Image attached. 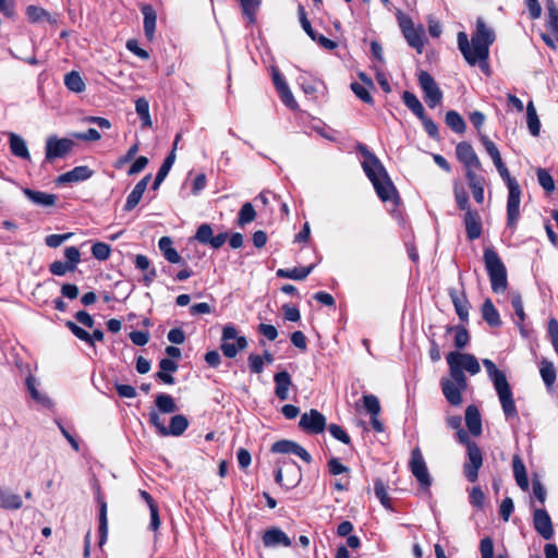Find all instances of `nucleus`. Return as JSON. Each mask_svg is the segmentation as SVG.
<instances>
[{"instance_id":"ddd939ff","label":"nucleus","mask_w":558,"mask_h":558,"mask_svg":"<svg viewBox=\"0 0 558 558\" xmlns=\"http://www.w3.org/2000/svg\"><path fill=\"white\" fill-rule=\"evenodd\" d=\"M495 390L498 395L505 416L507 418L518 417V411L509 383L505 381L496 386Z\"/></svg>"},{"instance_id":"f3484780","label":"nucleus","mask_w":558,"mask_h":558,"mask_svg":"<svg viewBox=\"0 0 558 558\" xmlns=\"http://www.w3.org/2000/svg\"><path fill=\"white\" fill-rule=\"evenodd\" d=\"M463 221L468 239L471 241L478 239L482 234V220L480 214L476 210L468 209L464 213Z\"/></svg>"},{"instance_id":"2f4dec72","label":"nucleus","mask_w":558,"mask_h":558,"mask_svg":"<svg viewBox=\"0 0 558 558\" xmlns=\"http://www.w3.org/2000/svg\"><path fill=\"white\" fill-rule=\"evenodd\" d=\"M155 403L156 410L165 414L174 413L178 410L174 399L167 393L157 395Z\"/></svg>"},{"instance_id":"864d4df0","label":"nucleus","mask_w":558,"mask_h":558,"mask_svg":"<svg viewBox=\"0 0 558 558\" xmlns=\"http://www.w3.org/2000/svg\"><path fill=\"white\" fill-rule=\"evenodd\" d=\"M369 86L362 85L360 83H352L351 89L357 98L366 104H372L373 98L368 92Z\"/></svg>"},{"instance_id":"09e8293b","label":"nucleus","mask_w":558,"mask_h":558,"mask_svg":"<svg viewBox=\"0 0 558 558\" xmlns=\"http://www.w3.org/2000/svg\"><path fill=\"white\" fill-rule=\"evenodd\" d=\"M537 180L546 192H553L555 190L554 179L545 169L539 168L537 170Z\"/></svg>"},{"instance_id":"393cba45","label":"nucleus","mask_w":558,"mask_h":558,"mask_svg":"<svg viewBox=\"0 0 558 558\" xmlns=\"http://www.w3.org/2000/svg\"><path fill=\"white\" fill-rule=\"evenodd\" d=\"M465 423L469 432L473 436H478L482 433V420L478 409L475 405H469L465 410Z\"/></svg>"},{"instance_id":"338daca9","label":"nucleus","mask_w":558,"mask_h":558,"mask_svg":"<svg viewBox=\"0 0 558 558\" xmlns=\"http://www.w3.org/2000/svg\"><path fill=\"white\" fill-rule=\"evenodd\" d=\"M480 550L482 558H494V543L490 537L481 541Z\"/></svg>"},{"instance_id":"a19ab883","label":"nucleus","mask_w":558,"mask_h":558,"mask_svg":"<svg viewBox=\"0 0 558 558\" xmlns=\"http://www.w3.org/2000/svg\"><path fill=\"white\" fill-rule=\"evenodd\" d=\"M26 15L28 20L33 23H39V22H53L51 20L50 14L43 8L36 7V5H29L26 9Z\"/></svg>"},{"instance_id":"473e14b6","label":"nucleus","mask_w":558,"mask_h":558,"mask_svg":"<svg viewBox=\"0 0 558 558\" xmlns=\"http://www.w3.org/2000/svg\"><path fill=\"white\" fill-rule=\"evenodd\" d=\"M513 474L518 486L523 490H526L529 488L527 475L525 466L518 456L513 458Z\"/></svg>"},{"instance_id":"13d9d810","label":"nucleus","mask_w":558,"mask_h":558,"mask_svg":"<svg viewBox=\"0 0 558 558\" xmlns=\"http://www.w3.org/2000/svg\"><path fill=\"white\" fill-rule=\"evenodd\" d=\"M213 238V229L209 225L204 223L198 227L196 231L195 239L203 243V244H209L210 240Z\"/></svg>"},{"instance_id":"6e6552de","label":"nucleus","mask_w":558,"mask_h":558,"mask_svg":"<svg viewBox=\"0 0 558 558\" xmlns=\"http://www.w3.org/2000/svg\"><path fill=\"white\" fill-rule=\"evenodd\" d=\"M418 83L424 93V99L428 107L435 108L441 102L442 92L428 72L421 71L418 73Z\"/></svg>"},{"instance_id":"bb28decb","label":"nucleus","mask_w":558,"mask_h":558,"mask_svg":"<svg viewBox=\"0 0 558 558\" xmlns=\"http://www.w3.org/2000/svg\"><path fill=\"white\" fill-rule=\"evenodd\" d=\"M407 43L414 48L418 53L423 52L424 49V28H412L403 34Z\"/></svg>"},{"instance_id":"9d476101","label":"nucleus","mask_w":558,"mask_h":558,"mask_svg":"<svg viewBox=\"0 0 558 558\" xmlns=\"http://www.w3.org/2000/svg\"><path fill=\"white\" fill-rule=\"evenodd\" d=\"M507 199V223L514 228L520 217L521 187L518 181H510Z\"/></svg>"},{"instance_id":"37998d69","label":"nucleus","mask_w":558,"mask_h":558,"mask_svg":"<svg viewBox=\"0 0 558 558\" xmlns=\"http://www.w3.org/2000/svg\"><path fill=\"white\" fill-rule=\"evenodd\" d=\"M26 386H27V389L32 396V398L37 401L38 403L43 404V405H49L50 404V400L43 393H40L37 389V383H36V379L32 376L27 377L26 379Z\"/></svg>"},{"instance_id":"6e6d98bb","label":"nucleus","mask_w":558,"mask_h":558,"mask_svg":"<svg viewBox=\"0 0 558 558\" xmlns=\"http://www.w3.org/2000/svg\"><path fill=\"white\" fill-rule=\"evenodd\" d=\"M279 93L281 101L289 107L290 109H296L298 102L295 101L292 92L290 90L289 86H282L281 88L277 90Z\"/></svg>"},{"instance_id":"0eeeda50","label":"nucleus","mask_w":558,"mask_h":558,"mask_svg":"<svg viewBox=\"0 0 558 558\" xmlns=\"http://www.w3.org/2000/svg\"><path fill=\"white\" fill-rule=\"evenodd\" d=\"M247 347V340L243 336H238L235 327L228 325L225 326L221 337V351L225 356L232 359L236 356L240 350Z\"/></svg>"},{"instance_id":"49530a36","label":"nucleus","mask_w":558,"mask_h":558,"mask_svg":"<svg viewBox=\"0 0 558 558\" xmlns=\"http://www.w3.org/2000/svg\"><path fill=\"white\" fill-rule=\"evenodd\" d=\"M548 10V19H547V27L555 36L558 41V10L555 4L551 2L547 7Z\"/></svg>"},{"instance_id":"2eb2a0df","label":"nucleus","mask_w":558,"mask_h":558,"mask_svg":"<svg viewBox=\"0 0 558 558\" xmlns=\"http://www.w3.org/2000/svg\"><path fill=\"white\" fill-rule=\"evenodd\" d=\"M534 527L536 532L545 539H550L554 535L553 523L545 509H536L533 515Z\"/></svg>"},{"instance_id":"7c9ffc66","label":"nucleus","mask_w":558,"mask_h":558,"mask_svg":"<svg viewBox=\"0 0 558 558\" xmlns=\"http://www.w3.org/2000/svg\"><path fill=\"white\" fill-rule=\"evenodd\" d=\"M64 85L69 90L77 94L84 92L86 87L81 74L76 71H71L65 74Z\"/></svg>"},{"instance_id":"c9c22d12","label":"nucleus","mask_w":558,"mask_h":558,"mask_svg":"<svg viewBox=\"0 0 558 558\" xmlns=\"http://www.w3.org/2000/svg\"><path fill=\"white\" fill-rule=\"evenodd\" d=\"M402 99L405 104V106L420 119V118H424V114H425V110H424V107L423 105L421 104V101L418 100V98L410 93V92H404L403 93V96H402Z\"/></svg>"},{"instance_id":"b1692460","label":"nucleus","mask_w":558,"mask_h":558,"mask_svg":"<svg viewBox=\"0 0 558 558\" xmlns=\"http://www.w3.org/2000/svg\"><path fill=\"white\" fill-rule=\"evenodd\" d=\"M158 247L161 251L163 257L171 264H181L182 257L178 251L173 247L172 239L169 236H162L159 239Z\"/></svg>"},{"instance_id":"3c124183","label":"nucleus","mask_w":558,"mask_h":558,"mask_svg":"<svg viewBox=\"0 0 558 558\" xmlns=\"http://www.w3.org/2000/svg\"><path fill=\"white\" fill-rule=\"evenodd\" d=\"M451 330L456 331L454 345L458 349L464 348L468 344L469 339H470L468 330L462 326H458L456 328H448V331H451Z\"/></svg>"},{"instance_id":"0e129e2a","label":"nucleus","mask_w":558,"mask_h":558,"mask_svg":"<svg viewBox=\"0 0 558 558\" xmlns=\"http://www.w3.org/2000/svg\"><path fill=\"white\" fill-rule=\"evenodd\" d=\"M294 445H295V442L291 441V440L276 441L271 446V451L275 453H283V454L291 453Z\"/></svg>"},{"instance_id":"ea45409f","label":"nucleus","mask_w":558,"mask_h":558,"mask_svg":"<svg viewBox=\"0 0 558 558\" xmlns=\"http://www.w3.org/2000/svg\"><path fill=\"white\" fill-rule=\"evenodd\" d=\"M539 373L545 385L550 388L556 380V369L551 362L543 360L541 362Z\"/></svg>"},{"instance_id":"680f3d73","label":"nucleus","mask_w":558,"mask_h":558,"mask_svg":"<svg viewBox=\"0 0 558 558\" xmlns=\"http://www.w3.org/2000/svg\"><path fill=\"white\" fill-rule=\"evenodd\" d=\"M328 430L330 433V435L336 438L337 440L348 445L350 444L351 439H350V436L342 429L341 426L337 425V424H331L329 427H328Z\"/></svg>"},{"instance_id":"a878e982","label":"nucleus","mask_w":558,"mask_h":558,"mask_svg":"<svg viewBox=\"0 0 558 558\" xmlns=\"http://www.w3.org/2000/svg\"><path fill=\"white\" fill-rule=\"evenodd\" d=\"M144 15V32L148 40H153L156 29V12L150 5H144L142 8Z\"/></svg>"},{"instance_id":"dca6fc26","label":"nucleus","mask_w":558,"mask_h":558,"mask_svg":"<svg viewBox=\"0 0 558 558\" xmlns=\"http://www.w3.org/2000/svg\"><path fill=\"white\" fill-rule=\"evenodd\" d=\"M456 154L458 159L464 165L465 168H482V163L471 144L466 142L459 143L456 147Z\"/></svg>"},{"instance_id":"f03ea898","label":"nucleus","mask_w":558,"mask_h":558,"mask_svg":"<svg viewBox=\"0 0 558 558\" xmlns=\"http://www.w3.org/2000/svg\"><path fill=\"white\" fill-rule=\"evenodd\" d=\"M357 148L364 157L362 167L378 197L383 202H393L397 204L399 201L397 190L380 160L366 146L360 144Z\"/></svg>"},{"instance_id":"de8ad7c7","label":"nucleus","mask_w":558,"mask_h":558,"mask_svg":"<svg viewBox=\"0 0 558 558\" xmlns=\"http://www.w3.org/2000/svg\"><path fill=\"white\" fill-rule=\"evenodd\" d=\"M363 402L364 407L367 410V412L373 415H378L380 413V403L376 396L374 395H364L363 396Z\"/></svg>"},{"instance_id":"79ce46f5","label":"nucleus","mask_w":558,"mask_h":558,"mask_svg":"<svg viewBox=\"0 0 558 558\" xmlns=\"http://www.w3.org/2000/svg\"><path fill=\"white\" fill-rule=\"evenodd\" d=\"M99 502V533H100V545L106 541L108 533V520H107V502L98 497Z\"/></svg>"},{"instance_id":"a18cd8bd","label":"nucleus","mask_w":558,"mask_h":558,"mask_svg":"<svg viewBox=\"0 0 558 558\" xmlns=\"http://www.w3.org/2000/svg\"><path fill=\"white\" fill-rule=\"evenodd\" d=\"M256 218V211L251 203H245L240 209L238 223L240 226L247 225Z\"/></svg>"},{"instance_id":"1a4fd4ad","label":"nucleus","mask_w":558,"mask_h":558,"mask_svg":"<svg viewBox=\"0 0 558 558\" xmlns=\"http://www.w3.org/2000/svg\"><path fill=\"white\" fill-rule=\"evenodd\" d=\"M482 464L483 456L480 447L475 442H468V461L463 465V472L469 482L477 481Z\"/></svg>"},{"instance_id":"e2e57ef3","label":"nucleus","mask_w":558,"mask_h":558,"mask_svg":"<svg viewBox=\"0 0 558 558\" xmlns=\"http://www.w3.org/2000/svg\"><path fill=\"white\" fill-rule=\"evenodd\" d=\"M22 506V498L15 494L2 496V508L19 509Z\"/></svg>"},{"instance_id":"052dcab7","label":"nucleus","mask_w":558,"mask_h":558,"mask_svg":"<svg viewBox=\"0 0 558 558\" xmlns=\"http://www.w3.org/2000/svg\"><path fill=\"white\" fill-rule=\"evenodd\" d=\"M454 198H456L458 207L461 210L466 211L468 209H471L469 207V195H468V193L465 192L464 189L456 187L454 189Z\"/></svg>"},{"instance_id":"774afa93","label":"nucleus","mask_w":558,"mask_h":558,"mask_svg":"<svg viewBox=\"0 0 558 558\" xmlns=\"http://www.w3.org/2000/svg\"><path fill=\"white\" fill-rule=\"evenodd\" d=\"M248 366L251 372L255 374H260L264 368V359L257 354H251L248 356Z\"/></svg>"},{"instance_id":"aec40b11","label":"nucleus","mask_w":558,"mask_h":558,"mask_svg":"<svg viewBox=\"0 0 558 558\" xmlns=\"http://www.w3.org/2000/svg\"><path fill=\"white\" fill-rule=\"evenodd\" d=\"M25 196L34 204L40 207H52L57 203V195L31 189L23 190Z\"/></svg>"},{"instance_id":"4be33fe9","label":"nucleus","mask_w":558,"mask_h":558,"mask_svg":"<svg viewBox=\"0 0 558 558\" xmlns=\"http://www.w3.org/2000/svg\"><path fill=\"white\" fill-rule=\"evenodd\" d=\"M9 147L12 155H14L15 157L23 160L31 159L26 141L22 136L15 133H9Z\"/></svg>"},{"instance_id":"412c9836","label":"nucleus","mask_w":558,"mask_h":558,"mask_svg":"<svg viewBox=\"0 0 558 558\" xmlns=\"http://www.w3.org/2000/svg\"><path fill=\"white\" fill-rule=\"evenodd\" d=\"M93 171L87 166H77L74 169L59 175L57 182L59 184L80 182L89 179Z\"/></svg>"},{"instance_id":"a211bd4d","label":"nucleus","mask_w":558,"mask_h":558,"mask_svg":"<svg viewBox=\"0 0 558 558\" xmlns=\"http://www.w3.org/2000/svg\"><path fill=\"white\" fill-rule=\"evenodd\" d=\"M440 387L445 398L451 405L458 407L462 403L461 392L466 388H461L458 384L449 380L447 377H442L440 379Z\"/></svg>"},{"instance_id":"4468645a","label":"nucleus","mask_w":558,"mask_h":558,"mask_svg":"<svg viewBox=\"0 0 558 558\" xmlns=\"http://www.w3.org/2000/svg\"><path fill=\"white\" fill-rule=\"evenodd\" d=\"M262 541L264 546L267 548H275L279 546L289 547L292 544L290 537L277 526L266 530L263 534Z\"/></svg>"},{"instance_id":"f257e3e1","label":"nucleus","mask_w":558,"mask_h":558,"mask_svg":"<svg viewBox=\"0 0 558 558\" xmlns=\"http://www.w3.org/2000/svg\"><path fill=\"white\" fill-rule=\"evenodd\" d=\"M495 32L485 24L483 19L478 17L471 43L464 32L458 33V48L470 65L478 64L483 71L487 72L489 47L495 41Z\"/></svg>"},{"instance_id":"6ab92c4d","label":"nucleus","mask_w":558,"mask_h":558,"mask_svg":"<svg viewBox=\"0 0 558 558\" xmlns=\"http://www.w3.org/2000/svg\"><path fill=\"white\" fill-rule=\"evenodd\" d=\"M150 179H151V175L146 174L143 179H141L136 183V185L134 186V189L132 190V192L129 194V196L126 198V202L124 205V210L131 211L138 205L145 190L147 189V185H148Z\"/></svg>"},{"instance_id":"5fc2aeb1","label":"nucleus","mask_w":558,"mask_h":558,"mask_svg":"<svg viewBox=\"0 0 558 558\" xmlns=\"http://www.w3.org/2000/svg\"><path fill=\"white\" fill-rule=\"evenodd\" d=\"M149 422L161 436H166L167 426L165 425L163 421L161 420L159 411H157L156 409H151L149 411Z\"/></svg>"},{"instance_id":"69168bd1","label":"nucleus","mask_w":558,"mask_h":558,"mask_svg":"<svg viewBox=\"0 0 558 558\" xmlns=\"http://www.w3.org/2000/svg\"><path fill=\"white\" fill-rule=\"evenodd\" d=\"M72 236V233H64V234H50L46 236L45 243L49 247H58L63 242H65L68 239Z\"/></svg>"},{"instance_id":"c756f323","label":"nucleus","mask_w":558,"mask_h":558,"mask_svg":"<svg viewBox=\"0 0 558 558\" xmlns=\"http://www.w3.org/2000/svg\"><path fill=\"white\" fill-rule=\"evenodd\" d=\"M189 421L187 418L182 415L178 414L171 417L170 425L167 427V434L166 436H181L187 428Z\"/></svg>"},{"instance_id":"cd10ccee","label":"nucleus","mask_w":558,"mask_h":558,"mask_svg":"<svg viewBox=\"0 0 558 558\" xmlns=\"http://www.w3.org/2000/svg\"><path fill=\"white\" fill-rule=\"evenodd\" d=\"M314 265L308 267H294L292 269H278L276 275L279 278H287L292 280H304L313 270Z\"/></svg>"},{"instance_id":"39448f33","label":"nucleus","mask_w":558,"mask_h":558,"mask_svg":"<svg viewBox=\"0 0 558 558\" xmlns=\"http://www.w3.org/2000/svg\"><path fill=\"white\" fill-rule=\"evenodd\" d=\"M409 469L413 476L418 482L421 489L424 492H428L429 487L432 486L433 480L428 472L427 464L422 454V451L417 447L411 451Z\"/></svg>"},{"instance_id":"4d7b16f0","label":"nucleus","mask_w":558,"mask_h":558,"mask_svg":"<svg viewBox=\"0 0 558 558\" xmlns=\"http://www.w3.org/2000/svg\"><path fill=\"white\" fill-rule=\"evenodd\" d=\"M49 270L54 276H63L68 271H74V265H70L68 263L61 262V260H54L50 267Z\"/></svg>"},{"instance_id":"8fccbe9b","label":"nucleus","mask_w":558,"mask_h":558,"mask_svg":"<svg viewBox=\"0 0 558 558\" xmlns=\"http://www.w3.org/2000/svg\"><path fill=\"white\" fill-rule=\"evenodd\" d=\"M111 248L104 242H97L92 246V254L99 260H106L109 258Z\"/></svg>"},{"instance_id":"f704fd0d","label":"nucleus","mask_w":558,"mask_h":558,"mask_svg":"<svg viewBox=\"0 0 558 558\" xmlns=\"http://www.w3.org/2000/svg\"><path fill=\"white\" fill-rule=\"evenodd\" d=\"M446 124L456 133L462 134L464 133L466 125L461 117L460 113H458L454 110H450L446 113Z\"/></svg>"},{"instance_id":"58836bf2","label":"nucleus","mask_w":558,"mask_h":558,"mask_svg":"<svg viewBox=\"0 0 558 558\" xmlns=\"http://www.w3.org/2000/svg\"><path fill=\"white\" fill-rule=\"evenodd\" d=\"M242 12L250 23L256 21V13L259 10L262 0H239Z\"/></svg>"},{"instance_id":"7ed1b4c3","label":"nucleus","mask_w":558,"mask_h":558,"mask_svg":"<svg viewBox=\"0 0 558 558\" xmlns=\"http://www.w3.org/2000/svg\"><path fill=\"white\" fill-rule=\"evenodd\" d=\"M446 360L450 375V377L447 378L458 384L461 388L468 387V379L464 375V371L471 375H476L481 371L477 359L470 353L452 351L447 354Z\"/></svg>"},{"instance_id":"603ef678","label":"nucleus","mask_w":558,"mask_h":558,"mask_svg":"<svg viewBox=\"0 0 558 558\" xmlns=\"http://www.w3.org/2000/svg\"><path fill=\"white\" fill-rule=\"evenodd\" d=\"M511 304H512V307L514 308L515 315L519 318V320L517 322V325L519 327H522V324L525 320V313L523 310L522 298L519 293H514L512 295Z\"/></svg>"},{"instance_id":"c85d7f7f","label":"nucleus","mask_w":558,"mask_h":558,"mask_svg":"<svg viewBox=\"0 0 558 558\" xmlns=\"http://www.w3.org/2000/svg\"><path fill=\"white\" fill-rule=\"evenodd\" d=\"M482 316L485 322L492 327H498L501 325L499 313L494 306L490 299H487L482 305Z\"/></svg>"},{"instance_id":"9b49d317","label":"nucleus","mask_w":558,"mask_h":558,"mask_svg":"<svg viewBox=\"0 0 558 558\" xmlns=\"http://www.w3.org/2000/svg\"><path fill=\"white\" fill-rule=\"evenodd\" d=\"M74 142L70 138H58L49 136L46 141V159L48 161L62 158L71 151Z\"/></svg>"},{"instance_id":"20e7f679","label":"nucleus","mask_w":558,"mask_h":558,"mask_svg":"<svg viewBox=\"0 0 558 558\" xmlns=\"http://www.w3.org/2000/svg\"><path fill=\"white\" fill-rule=\"evenodd\" d=\"M484 262L488 272L492 290L502 293L507 290V270L498 254L490 247L484 250Z\"/></svg>"},{"instance_id":"423d86ee","label":"nucleus","mask_w":558,"mask_h":558,"mask_svg":"<svg viewBox=\"0 0 558 558\" xmlns=\"http://www.w3.org/2000/svg\"><path fill=\"white\" fill-rule=\"evenodd\" d=\"M278 464L279 466L275 471L276 482L287 488L295 487L301 481L299 465L287 458L278 460Z\"/></svg>"},{"instance_id":"e433bc0d","label":"nucleus","mask_w":558,"mask_h":558,"mask_svg":"<svg viewBox=\"0 0 558 558\" xmlns=\"http://www.w3.org/2000/svg\"><path fill=\"white\" fill-rule=\"evenodd\" d=\"M483 365L486 368L487 374L494 384V387L505 381H508L506 375L496 367L495 363L492 360L484 359Z\"/></svg>"},{"instance_id":"bf43d9fd","label":"nucleus","mask_w":558,"mask_h":558,"mask_svg":"<svg viewBox=\"0 0 558 558\" xmlns=\"http://www.w3.org/2000/svg\"><path fill=\"white\" fill-rule=\"evenodd\" d=\"M66 327L75 335L80 340L85 341L88 344H92V336L86 330L77 326L75 323L69 320L66 322Z\"/></svg>"},{"instance_id":"5701e85b","label":"nucleus","mask_w":558,"mask_h":558,"mask_svg":"<svg viewBox=\"0 0 558 558\" xmlns=\"http://www.w3.org/2000/svg\"><path fill=\"white\" fill-rule=\"evenodd\" d=\"M274 380L276 384L275 393L277 398L284 401L289 398V388L292 385L291 376L288 372H279L275 374Z\"/></svg>"},{"instance_id":"72a5a7b5","label":"nucleus","mask_w":558,"mask_h":558,"mask_svg":"<svg viewBox=\"0 0 558 558\" xmlns=\"http://www.w3.org/2000/svg\"><path fill=\"white\" fill-rule=\"evenodd\" d=\"M135 110L142 121V126L150 128L153 125V121L149 113L148 101L145 98H138L135 101Z\"/></svg>"},{"instance_id":"4c0bfd02","label":"nucleus","mask_w":558,"mask_h":558,"mask_svg":"<svg viewBox=\"0 0 558 558\" xmlns=\"http://www.w3.org/2000/svg\"><path fill=\"white\" fill-rule=\"evenodd\" d=\"M526 120L530 133L533 136H537L541 131V122L536 113V109L533 102H529L526 107Z\"/></svg>"},{"instance_id":"f8f14e48","label":"nucleus","mask_w":558,"mask_h":558,"mask_svg":"<svg viewBox=\"0 0 558 558\" xmlns=\"http://www.w3.org/2000/svg\"><path fill=\"white\" fill-rule=\"evenodd\" d=\"M299 425L308 434H320L325 430L326 417L317 410L312 409L302 414Z\"/></svg>"},{"instance_id":"c03bdc74","label":"nucleus","mask_w":558,"mask_h":558,"mask_svg":"<svg viewBox=\"0 0 558 558\" xmlns=\"http://www.w3.org/2000/svg\"><path fill=\"white\" fill-rule=\"evenodd\" d=\"M374 490L376 497L380 500V504L386 509H391L390 497L388 495L387 487L381 480H376L374 482Z\"/></svg>"}]
</instances>
